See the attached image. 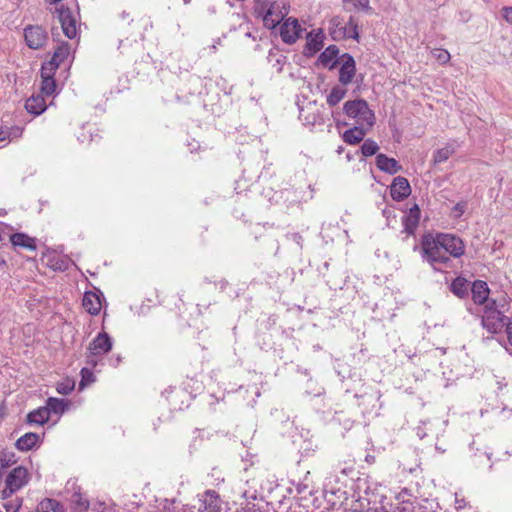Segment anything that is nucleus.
Returning a JSON list of instances; mask_svg holds the SVG:
<instances>
[{
    "instance_id": "nucleus-39",
    "label": "nucleus",
    "mask_w": 512,
    "mask_h": 512,
    "mask_svg": "<svg viewBox=\"0 0 512 512\" xmlns=\"http://www.w3.org/2000/svg\"><path fill=\"white\" fill-rule=\"evenodd\" d=\"M432 55L440 64H446L450 60L449 52L442 48L434 49Z\"/></svg>"
},
{
    "instance_id": "nucleus-4",
    "label": "nucleus",
    "mask_w": 512,
    "mask_h": 512,
    "mask_svg": "<svg viewBox=\"0 0 512 512\" xmlns=\"http://www.w3.org/2000/svg\"><path fill=\"white\" fill-rule=\"evenodd\" d=\"M28 471L22 466L14 468L6 478V487L2 491V498H8L28 483Z\"/></svg>"
},
{
    "instance_id": "nucleus-34",
    "label": "nucleus",
    "mask_w": 512,
    "mask_h": 512,
    "mask_svg": "<svg viewBox=\"0 0 512 512\" xmlns=\"http://www.w3.org/2000/svg\"><path fill=\"white\" fill-rule=\"evenodd\" d=\"M379 150L378 144L372 139H366L361 146V153L365 157L375 155Z\"/></svg>"
},
{
    "instance_id": "nucleus-11",
    "label": "nucleus",
    "mask_w": 512,
    "mask_h": 512,
    "mask_svg": "<svg viewBox=\"0 0 512 512\" xmlns=\"http://www.w3.org/2000/svg\"><path fill=\"white\" fill-rule=\"evenodd\" d=\"M341 59L342 64L339 70V82L343 86H346L352 82L355 76L356 64L354 58L348 53L343 54Z\"/></svg>"
},
{
    "instance_id": "nucleus-29",
    "label": "nucleus",
    "mask_w": 512,
    "mask_h": 512,
    "mask_svg": "<svg viewBox=\"0 0 512 512\" xmlns=\"http://www.w3.org/2000/svg\"><path fill=\"white\" fill-rule=\"evenodd\" d=\"M347 89L342 86H335L332 88L330 94L327 96V103L329 106L337 105L346 95Z\"/></svg>"
},
{
    "instance_id": "nucleus-48",
    "label": "nucleus",
    "mask_w": 512,
    "mask_h": 512,
    "mask_svg": "<svg viewBox=\"0 0 512 512\" xmlns=\"http://www.w3.org/2000/svg\"><path fill=\"white\" fill-rule=\"evenodd\" d=\"M61 0H52V3H58L60 2Z\"/></svg>"
},
{
    "instance_id": "nucleus-6",
    "label": "nucleus",
    "mask_w": 512,
    "mask_h": 512,
    "mask_svg": "<svg viewBox=\"0 0 512 512\" xmlns=\"http://www.w3.org/2000/svg\"><path fill=\"white\" fill-rule=\"evenodd\" d=\"M436 236L446 255L459 258L465 253V244L460 237L448 233H437Z\"/></svg>"
},
{
    "instance_id": "nucleus-9",
    "label": "nucleus",
    "mask_w": 512,
    "mask_h": 512,
    "mask_svg": "<svg viewBox=\"0 0 512 512\" xmlns=\"http://www.w3.org/2000/svg\"><path fill=\"white\" fill-rule=\"evenodd\" d=\"M302 31L296 19L288 18L280 28V35L285 43L293 44L301 37Z\"/></svg>"
},
{
    "instance_id": "nucleus-21",
    "label": "nucleus",
    "mask_w": 512,
    "mask_h": 512,
    "mask_svg": "<svg viewBox=\"0 0 512 512\" xmlns=\"http://www.w3.org/2000/svg\"><path fill=\"white\" fill-rule=\"evenodd\" d=\"M450 290L457 297L464 299L469 295V282L463 277H457L452 281Z\"/></svg>"
},
{
    "instance_id": "nucleus-38",
    "label": "nucleus",
    "mask_w": 512,
    "mask_h": 512,
    "mask_svg": "<svg viewBox=\"0 0 512 512\" xmlns=\"http://www.w3.org/2000/svg\"><path fill=\"white\" fill-rule=\"evenodd\" d=\"M344 3H352L354 9L362 10L367 13L372 12V8L369 5V0H343Z\"/></svg>"
},
{
    "instance_id": "nucleus-47",
    "label": "nucleus",
    "mask_w": 512,
    "mask_h": 512,
    "mask_svg": "<svg viewBox=\"0 0 512 512\" xmlns=\"http://www.w3.org/2000/svg\"><path fill=\"white\" fill-rule=\"evenodd\" d=\"M343 150H344V148H343L342 146H340V147L338 148L337 152H338L339 154H341V153L343 152Z\"/></svg>"
},
{
    "instance_id": "nucleus-15",
    "label": "nucleus",
    "mask_w": 512,
    "mask_h": 512,
    "mask_svg": "<svg viewBox=\"0 0 512 512\" xmlns=\"http://www.w3.org/2000/svg\"><path fill=\"white\" fill-rule=\"evenodd\" d=\"M376 166L381 171L389 174H395L402 169L401 165L394 158H389L385 154H378L376 156Z\"/></svg>"
},
{
    "instance_id": "nucleus-28",
    "label": "nucleus",
    "mask_w": 512,
    "mask_h": 512,
    "mask_svg": "<svg viewBox=\"0 0 512 512\" xmlns=\"http://www.w3.org/2000/svg\"><path fill=\"white\" fill-rule=\"evenodd\" d=\"M37 512H64V509L57 500L46 498L39 503Z\"/></svg>"
},
{
    "instance_id": "nucleus-36",
    "label": "nucleus",
    "mask_w": 512,
    "mask_h": 512,
    "mask_svg": "<svg viewBox=\"0 0 512 512\" xmlns=\"http://www.w3.org/2000/svg\"><path fill=\"white\" fill-rule=\"evenodd\" d=\"M58 67L59 65L52 59L49 62L44 63L41 68V77H54V73Z\"/></svg>"
},
{
    "instance_id": "nucleus-24",
    "label": "nucleus",
    "mask_w": 512,
    "mask_h": 512,
    "mask_svg": "<svg viewBox=\"0 0 512 512\" xmlns=\"http://www.w3.org/2000/svg\"><path fill=\"white\" fill-rule=\"evenodd\" d=\"M10 241L14 246L23 247L29 250H36L35 239L24 233H15L10 236Z\"/></svg>"
},
{
    "instance_id": "nucleus-42",
    "label": "nucleus",
    "mask_w": 512,
    "mask_h": 512,
    "mask_svg": "<svg viewBox=\"0 0 512 512\" xmlns=\"http://www.w3.org/2000/svg\"><path fill=\"white\" fill-rule=\"evenodd\" d=\"M502 14H503L504 19L509 24H512V7H504L502 9Z\"/></svg>"
},
{
    "instance_id": "nucleus-37",
    "label": "nucleus",
    "mask_w": 512,
    "mask_h": 512,
    "mask_svg": "<svg viewBox=\"0 0 512 512\" xmlns=\"http://www.w3.org/2000/svg\"><path fill=\"white\" fill-rule=\"evenodd\" d=\"M74 387H75L74 381L70 380V379H66L65 381L57 384L56 390L58 393H60L62 395H68L69 393H71L73 391Z\"/></svg>"
},
{
    "instance_id": "nucleus-5",
    "label": "nucleus",
    "mask_w": 512,
    "mask_h": 512,
    "mask_svg": "<svg viewBox=\"0 0 512 512\" xmlns=\"http://www.w3.org/2000/svg\"><path fill=\"white\" fill-rule=\"evenodd\" d=\"M112 348V341L109 335L105 332L99 333L97 337L89 344L87 362L95 366L97 364V357L102 356L109 352Z\"/></svg>"
},
{
    "instance_id": "nucleus-22",
    "label": "nucleus",
    "mask_w": 512,
    "mask_h": 512,
    "mask_svg": "<svg viewBox=\"0 0 512 512\" xmlns=\"http://www.w3.org/2000/svg\"><path fill=\"white\" fill-rule=\"evenodd\" d=\"M40 437L38 434L33 432H28L21 436L15 443V446L20 451H28L32 449L37 442L39 441Z\"/></svg>"
},
{
    "instance_id": "nucleus-3",
    "label": "nucleus",
    "mask_w": 512,
    "mask_h": 512,
    "mask_svg": "<svg viewBox=\"0 0 512 512\" xmlns=\"http://www.w3.org/2000/svg\"><path fill=\"white\" fill-rule=\"evenodd\" d=\"M344 112L348 117L357 119L361 124L372 127L375 122L374 112L369 108L368 103L363 99L347 101L344 104Z\"/></svg>"
},
{
    "instance_id": "nucleus-10",
    "label": "nucleus",
    "mask_w": 512,
    "mask_h": 512,
    "mask_svg": "<svg viewBox=\"0 0 512 512\" xmlns=\"http://www.w3.org/2000/svg\"><path fill=\"white\" fill-rule=\"evenodd\" d=\"M24 37L31 49L42 47L47 41V33L40 26H28L24 30Z\"/></svg>"
},
{
    "instance_id": "nucleus-26",
    "label": "nucleus",
    "mask_w": 512,
    "mask_h": 512,
    "mask_svg": "<svg viewBox=\"0 0 512 512\" xmlns=\"http://www.w3.org/2000/svg\"><path fill=\"white\" fill-rule=\"evenodd\" d=\"M49 418L50 415L46 407H40L27 415V423L31 425H43L49 420Z\"/></svg>"
},
{
    "instance_id": "nucleus-27",
    "label": "nucleus",
    "mask_w": 512,
    "mask_h": 512,
    "mask_svg": "<svg viewBox=\"0 0 512 512\" xmlns=\"http://www.w3.org/2000/svg\"><path fill=\"white\" fill-rule=\"evenodd\" d=\"M454 153L455 148L451 144H448L445 147L436 150L433 155V164L438 165L447 161L449 157L452 156Z\"/></svg>"
},
{
    "instance_id": "nucleus-7",
    "label": "nucleus",
    "mask_w": 512,
    "mask_h": 512,
    "mask_svg": "<svg viewBox=\"0 0 512 512\" xmlns=\"http://www.w3.org/2000/svg\"><path fill=\"white\" fill-rule=\"evenodd\" d=\"M55 13L57 14L58 22L61 25L63 33L68 38H75L77 35L76 19L72 14V11L61 4L56 8Z\"/></svg>"
},
{
    "instance_id": "nucleus-45",
    "label": "nucleus",
    "mask_w": 512,
    "mask_h": 512,
    "mask_svg": "<svg viewBox=\"0 0 512 512\" xmlns=\"http://www.w3.org/2000/svg\"><path fill=\"white\" fill-rule=\"evenodd\" d=\"M506 333H507L508 341H509L510 345L512 346V321L508 322V324L506 326Z\"/></svg>"
},
{
    "instance_id": "nucleus-44",
    "label": "nucleus",
    "mask_w": 512,
    "mask_h": 512,
    "mask_svg": "<svg viewBox=\"0 0 512 512\" xmlns=\"http://www.w3.org/2000/svg\"><path fill=\"white\" fill-rule=\"evenodd\" d=\"M7 512H18L20 508V503L13 504V503H7L4 505Z\"/></svg>"
},
{
    "instance_id": "nucleus-20",
    "label": "nucleus",
    "mask_w": 512,
    "mask_h": 512,
    "mask_svg": "<svg viewBox=\"0 0 512 512\" xmlns=\"http://www.w3.org/2000/svg\"><path fill=\"white\" fill-rule=\"evenodd\" d=\"M218 495L215 491H207L199 512H220Z\"/></svg>"
},
{
    "instance_id": "nucleus-18",
    "label": "nucleus",
    "mask_w": 512,
    "mask_h": 512,
    "mask_svg": "<svg viewBox=\"0 0 512 512\" xmlns=\"http://www.w3.org/2000/svg\"><path fill=\"white\" fill-rule=\"evenodd\" d=\"M82 305L91 315H97L101 310V302L94 292H86L83 296Z\"/></svg>"
},
{
    "instance_id": "nucleus-12",
    "label": "nucleus",
    "mask_w": 512,
    "mask_h": 512,
    "mask_svg": "<svg viewBox=\"0 0 512 512\" xmlns=\"http://www.w3.org/2000/svg\"><path fill=\"white\" fill-rule=\"evenodd\" d=\"M411 193V187L408 180L404 177H396L390 187L391 197L396 201H402Z\"/></svg>"
},
{
    "instance_id": "nucleus-46",
    "label": "nucleus",
    "mask_w": 512,
    "mask_h": 512,
    "mask_svg": "<svg viewBox=\"0 0 512 512\" xmlns=\"http://www.w3.org/2000/svg\"><path fill=\"white\" fill-rule=\"evenodd\" d=\"M350 512H372L371 509H351Z\"/></svg>"
},
{
    "instance_id": "nucleus-16",
    "label": "nucleus",
    "mask_w": 512,
    "mask_h": 512,
    "mask_svg": "<svg viewBox=\"0 0 512 512\" xmlns=\"http://www.w3.org/2000/svg\"><path fill=\"white\" fill-rule=\"evenodd\" d=\"M419 219H420V209L418 207V205H414L408 215H406L404 218H403V225H404V231L408 234V235H413L418 224H419Z\"/></svg>"
},
{
    "instance_id": "nucleus-35",
    "label": "nucleus",
    "mask_w": 512,
    "mask_h": 512,
    "mask_svg": "<svg viewBox=\"0 0 512 512\" xmlns=\"http://www.w3.org/2000/svg\"><path fill=\"white\" fill-rule=\"evenodd\" d=\"M56 89V82L54 77L48 78L44 77L42 78V85H41V93L50 96L55 92Z\"/></svg>"
},
{
    "instance_id": "nucleus-14",
    "label": "nucleus",
    "mask_w": 512,
    "mask_h": 512,
    "mask_svg": "<svg viewBox=\"0 0 512 512\" xmlns=\"http://www.w3.org/2000/svg\"><path fill=\"white\" fill-rule=\"evenodd\" d=\"M329 34L335 41L347 38L346 26L340 16H334L329 21Z\"/></svg>"
},
{
    "instance_id": "nucleus-41",
    "label": "nucleus",
    "mask_w": 512,
    "mask_h": 512,
    "mask_svg": "<svg viewBox=\"0 0 512 512\" xmlns=\"http://www.w3.org/2000/svg\"><path fill=\"white\" fill-rule=\"evenodd\" d=\"M236 512H263L262 508L253 502H247L245 506L237 509Z\"/></svg>"
},
{
    "instance_id": "nucleus-19",
    "label": "nucleus",
    "mask_w": 512,
    "mask_h": 512,
    "mask_svg": "<svg viewBox=\"0 0 512 512\" xmlns=\"http://www.w3.org/2000/svg\"><path fill=\"white\" fill-rule=\"evenodd\" d=\"M26 110L33 115H40L46 110V102L41 95L31 96L26 100Z\"/></svg>"
},
{
    "instance_id": "nucleus-23",
    "label": "nucleus",
    "mask_w": 512,
    "mask_h": 512,
    "mask_svg": "<svg viewBox=\"0 0 512 512\" xmlns=\"http://www.w3.org/2000/svg\"><path fill=\"white\" fill-rule=\"evenodd\" d=\"M339 53V49L336 45L328 46L319 56L320 63L329 68H333L336 63V58Z\"/></svg>"
},
{
    "instance_id": "nucleus-1",
    "label": "nucleus",
    "mask_w": 512,
    "mask_h": 512,
    "mask_svg": "<svg viewBox=\"0 0 512 512\" xmlns=\"http://www.w3.org/2000/svg\"><path fill=\"white\" fill-rule=\"evenodd\" d=\"M421 256L422 259L427 261L435 270H439L436 265L443 264L448 266L451 262L450 257L446 255L443 247L439 246L437 236L430 233L422 237Z\"/></svg>"
},
{
    "instance_id": "nucleus-40",
    "label": "nucleus",
    "mask_w": 512,
    "mask_h": 512,
    "mask_svg": "<svg viewBox=\"0 0 512 512\" xmlns=\"http://www.w3.org/2000/svg\"><path fill=\"white\" fill-rule=\"evenodd\" d=\"M82 380L80 382V386L83 387L89 383L94 381L93 373L90 369L84 367L81 370Z\"/></svg>"
},
{
    "instance_id": "nucleus-17",
    "label": "nucleus",
    "mask_w": 512,
    "mask_h": 512,
    "mask_svg": "<svg viewBox=\"0 0 512 512\" xmlns=\"http://www.w3.org/2000/svg\"><path fill=\"white\" fill-rule=\"evenodd\" d=\"M323 39L324 34L321 29H319L316 33L307 34V43L306 49L308 55H313L316 52L320 51L323 47Z\"/></svg>"
},
{
    "instance_id": "nucleus-8",
    "label": "nucleus",
    "mask_w": 512,
    "mask_h": 512,
    "mask_svg": "<svg viewBox=\"0 0 512 512\" xmlns=\"http://www.w3.org/2000/svg\"><path fill=\"white\" fill-rule=\"evenodd\" d=\"M287 10L284 3L274 1L263 17L264 25L269 28H275L287 15Z\"/></svg>"
},
{
    "instance_id": "nucleus-32",
    "label": "nucleus",
    "mask_w": 512,
    "mask_h": 512,
    "mask_svg": "<svg viewBox=\"0 0 512 512\" xmlns=\"http://www.w3.org/2000/svg\"><path fill=\"white\" fill-rule=\"evenodd\" d=\"M70 54V45L68 43H61L55 50L52 60L58 65L63 62Z\"/></svg>"
},
{
    "instance_id": "nucleus-30",
    "label": "nucleus",
    "mask_w": 512,
    "mask_h": 512,
    "mask_svg": "<svg viewBox=\"0 0 512 512\" xmlns=\"http://www.w3.org/2000/svg\"><path fill=\"white\" fill-rule=\"evenodd\" d=\"M407 493V490H402L399 494H397L396 499L400 501V503L393 509V512H414L415 506L408 500H405L404 495Z\"/></svg>"
},
{
    "instance_id": "nucleus-43",
    "label": "nucleus",
    "mask_w": 512,
    "mask_h": 512,
    "mask_svg": "<svg viewBox=\"0 0 512 512\" xmlns=\"http://www.w3.org/2000/svg\"><path fill=\"white\" fill-rule=\"evenodd\" d=\"M10 463H11V459L7 458L6 453H1L0 454V467L6 468L10 465Z\"/></svg>"
},
{
    "instance_id": "nucleus-13",
    "label": "nucleus",
    "mask_w": 512,
    "mask_h": 512,
    "mask_svg": "<svg viewBox=\"0 0 512 512\" xmlns=\"http://www.w3.org/2000/svg\"><path fill=\"white\" fill-rule=\"evenodd\" d=\"M470 290L475 304H487L490 301L488 300L489 288L486 282L477 280L472 284Z\"/></svg>"
},
{
    "instance_id": "nucleus-33",
    "label": "nucleus",
    "mask_w": 512,
    "mask_h": 512,
    "mask_svg": "<svg viewBox=\"0 0 512 512\" xmlns=\"http://www.w3.org/2000/svg\"><path fill=\"white\" fill-rule=\"evenodd\" d=\"M346 26L347 38L355 39L358 41L359 33H358V21L354 16H350Z\"/></svg>"
},
{
    "instance_id": "nucleus-2",
    "label": "nucleus",
    "mask_w": 512,
    "mask_h": 512,
    "mask_svg": "<svg viewBox=\"0 0 512 512\" xmlns=\"http://www.w3.org/2000/svg\"><path fill=\"white\" fill-rule=\"evenodd\" d=\"M509 319L497 308L494 300L489 301L482 315V326L490 333H498L507 326Z\"/></svg>"
},
{
    "instance_id": "nucleus-31",
    "label": "nucleus",
    "mask_w": 512,
    "mask_h": 512,
    "mask_svg": "<svg viewBox=\"0 0 512 512\" xmlns=\"http://www.w3.org/2000/svg\"><path fill=\"white\" fill-rule=\"evenodd\" d=\"M45 407L48 410L49 414L51 412H53L55 414H59V413H63L65 411L66 404L63 399L50 397V398H48Z\"/></svg>"
},
{
    "instance_id": "nucleus-25",
    "label": "nucleus",
    "mask_w": 512,
    "mask_h": 512,
    "mask_svg": "<svg viewBox=\"0 0 512 512\" xmlns=\"http://www.w3.org/2000/svg\"><path fill=\"white\" fill-rule=\"evenodd\" d=\"M366 135V131L362 127H353L349 130H346L343 133V140L344 142L355 145L360 143Z\"/></svg>"
}]
</instances>
